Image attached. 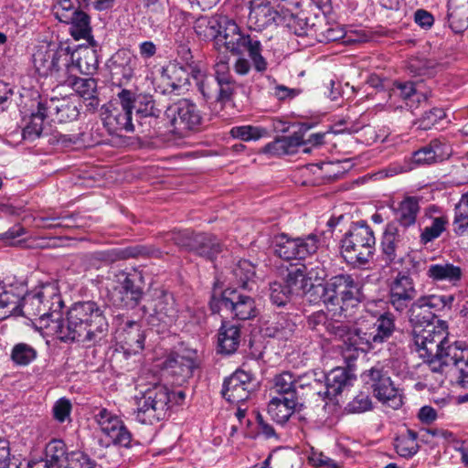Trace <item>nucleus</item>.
Returning <instances> with one entry per match:
<instances>
[{"label": "nucleus", "instance_id": "1", "mask_svg": "<svg viewBox=\"0 0 468 468\" xmlns=\"http://www.w3.org/2000/svg\"><path fill=\"white\" fill-rule=\"evenodd\" d=\"M51 332L65 343L77 342L90 346L101 342L107 335L109 324L104 310L96 302L74 303L60 318L50 324Z\"/></svg>", "mask_w": 468, "mask_h": 468}, {"label": "nucleus", "instance_id": "2", "mask_svg": "<svg viewBox=\"0 0 468 468\" xmlns=\"http://www.w3.org/2000/svg\"><path fill=\"white\" fill-rule=\"evenodd\" d=\"M196 34L203 40L223 41L233 54L248 53L257 72H264L267 60L261 55L262 46L259 39L242 33L237 23L225 16H201L194 25Z\"/></svg>", "mask_w": 468, "mask_h": 468}, {"label": "nucleus", "instance_id": "3", "mask_svg": "<svg viewBox=\"0 0 468 468\" xmlns=\"http://www.w3.org/2000/svg\"><path fill=\"white\" fill-rule=\"evenodd\" d=\"M63 306L58 285L47 282L32 292H26L19 303L18 315L30 320L37 319L40 327L51 331L50 324L60 318Z\"/></svg>", "mask_w": 468, "mask_h": 468}, {"label": "nucleus", "instance_id": "4", "mask_svg": "<svg viewBox=\"0 0 468 468\" xmlns=\"http://www.w3.org/2000/svg\"><path fill=\"white\" fill-rule=\"evenodd\" d=\"M425 363L435 384L441 385L445 375L455 369L459 373L460 385L468 388V347L464 343L448 337Z\"/></svg>", "mask_w": 468, "mask_h": 468}, {"label": "nucleus", "instance_id": "5", "mask_svg": "<svg viewBox=\"0 0 468 468\" xmlns=\"http://www.w3.org/2000/svg\"><path fill=\"white\" fill-rule=\"evenodd\" d=\"M361 298L360 283L351 274L335 275L323 286L322 300L335 317L351 319L349 308L356 306Z\"/></svg>", "mask_w": 468, "mask_h": 468}, {"label": "nucleus", "instance_id": "6", "mask_svg": "<svg viewBox=\"0 0 468 468\" xmlns=\"http://www.w3.org/2000/svg\"><path fill=\"white\" fill-rule=\"evenodd\" d=\"M134 396V419L142 424L153 425L165 420L172 405L171 389L161 383L140 386Z\"/></svg>", "mask_w": 468, "mask_h": 468}, {"label": "nucleus", "instance_id": "7", "mask_svg": "<svg viewBox=\"0 0 468 468\" xmlns=\"http://www.w3.org/2000/svg\"><path fill=\"white\" fill-rule=\"evenodd\" d=\"M376 239L371 228L364 221L356 222L341 240L345 260L356 266H364L373 258Z\"/></svg>", "mask_w": 468, "mask_h": 468}, {"label": "nucleus", "instance_id": "8", "mask_svg": "<svg viewBox=\"0 0 468 468\" xmlns=\"http://www.w3.org/2000/svg\"><path fill=\"white\" fill-rule=\"evenodd\" d=\"M396 328L394 315L389 312L380 314L370 332L351 327V336H348V346L354 351L367 352L376 348L389 339Z\"/></svg>", "mask_w": 468, "mask_h": 468}, {"label": "nucleus", "instance_id": "9", "mask_svg": "<svg viewBox=\"0 0 468 468\" xmlns=\"http://www.w3.org/2000/svg\"><path fill=\"white\" fill-rule=\"evenodd\" d=\"M363 380L372 389L374 396L383 404L399 409L403 404L401 391L395 387L385 367L377 364L362 374Z\"/></svg>", "mask_w": 468, "mask_h": 468}, {"label": "nucleus", "instance_id": "10", "mask_svg": "<svg viewBox=\"0 0 468 468\" xmlns=\"http://www.w3.org/2000/svg\"><path fill=\"white\" fill-rule=\"evenodd\" d=\"M212 313L224 312L227 315L239 320H249L256 316L257 309L254 300L234 289H226L221 296H213L209 303Z\"/></svg>", "mask_w": 468, "mask_h": 468}, {"label": "nucleus", "instance_id": "11", "mask_svg": "<svg viewBox=\"0 0 468 468\" xmlns=\"http://www.w3.org/2000/svg\"><path fill=\"white\" fill-rule=\"evenodd\" d=\"M71 56L63 49L41 46L33 54V65L42 77H53L58 83L69 73Z\"/></svg>", "mask_w": 468, "mask_h": 468}, {"label": "nucleus", "instance_id": "12", "mask_svg": "<svg viewBox=\"0 0 468 468\" xmlns=\"http://www.w3.org/2000/svg\"><path fill=\"white\" fill-rule=\"evenodd\" d=\"M454 301V296L429 294L416 299L410 307L404 313L407 314L410 325L413 329L421 326L434 324L436 315L434 311L446 306H451Z\"/></svg>", "mask_w": 468, "mask_h": 468}, {"label": "nucleus", "instance_id": "13", "mask_svg": "<svg viewBox=\"0 0 468 468\" xmlns=\"http://www.w3.org/2000/svg\"><path fill=\"white\" fill-rule=\"evenodd\" d=\"M119 105L107 109L102 122L109 133L121 135L122 132L134 131L132 109V90L122 89L118 93Z\"/></svg>", "mask_w": 468, "mask_h": 468}, {"label": "nucleus", "instance_id": "14", "mask_svg": "<svg viewBox=\"0 0 468 468\" xmlns=\"http://www.w3.org/2000/svg\"><path fill=\"white\" fill-rule=\"evenodd\" d=\"M446 322L437 320V324L412 330L415 351L425 362L433 356L435 350L448 338Z\"/></svg>", "mask_w": 468, "mask_h": 468}, {"label": "nucleus", "instance_id": "15", "mask_svg": "<svg viewBox=\"0 0 468 468\" xmlns=\"http://www.w3.org/2000/svg\"><path fill=\"white\" fill-rule=\"evenodd\" d=\"M166 114L170 119L172 132L179 136H186L188 132L197 130L202 121L197 106L186 99L172 104Z\"/></svg>", "mask_w": 468, "mask_h": 468}, {"label": "nucleus", "instance_id": "16", "mask_svg": "<svg viewBox=\"0 0 468 468\" xmlns=\"http://www.w3.org/2000/svg\"><path fill=\"white\" fill-rule=\"evenodd\" d=\"M306 324L322 338L341 339L348 345V336H351V319H329L324 311H318L307 317Z\"/></svg>", "mask_w": 468, "mask_h": 468}, {"label": "nucleus", "instance_id": "17", "mask_svg": "<svg viewBox=\"0 0 468 468\" xmlns=\"http://www.w3.org/2000/svg\"><path fill=\"white\" fill-rule=\"evenodd\" d=\"M417 289L413 279L399 272L388 284V303L399 314H404L416 301Z\"/></svg>", "mask_w": 468, "mask_h": 468}, {"label": "nucleus", "instance_id": "18", "mask_svg": "<svg viewBox=\"0 0 468 468\" xmlns=\"http://www.w3.org/2000/svg\"><path fill=\"white\" fill-rule=\"evenodd\" d=\"M94 419L112 444L124 448L131 447L133 435L119 416L103 408L99 410Z\"/></svg>", "mask_w": 468, "mask_h": 468}, {"label": "nucleus", "instance_id": "19", "mask_svg": "<svg viewBox=\"0 0 468 468\" xmlns=\"http://www.w3.org/2000/svg\"><path fill=\"white\" fill-rule=\"evenodd\" d=\"M282 4L278 3L277 7L271 5L270 0H258L250 6L248 16V27L254 31H262L272 26L279 25L282 21L283 12Z\"/></svg>", "mask_w": 468, "mask_h": 468}, {"label": "nucleus", "instance_id": "20", "mask_svg": "<svg viewBox=\"0 0 468 468\" xmlns=\"http://www.w3.org/2000/svg\"><path fill=\"white\" fill-rule=\"evenodd\" d=\"M38 103L40 109L47 113V117L53 122H72L76 120L80 114L79 101L77 98L52 97L49 99H41Z\"/></svg>", "mask_w": 468, "mask_h": 468}, {"label": "nucleus", "instance_id": "21", "mask_svg": "<svg viewBox=\"0 0 468 468\" xmlns=\"http://www.w3.org/2000/svg\"><path fill=\"white\" fill-rule=\"evenodd\" d=\"M132 109L135 111V121L140 126H146L147 130L151 128L154 130L161 129L162 111L155 106V101L152 96L136 95L132 91Z\"/></svg>", "mask_w": 468, "mask_h": 468}, {"label": "nucleus", "instance_id": "22", "mask_svg": "<svg viewBox=\"0 0 468 468\" xmlns=\"http://www.w3.org/2000/svg\"><path fill=\"white\" fill-rule=\"evenodd\" d=\"M252 374L242 368L237 369L225 378L221 394L230 403L244 402L250 397Z\"/></svg>", "mask_w": 468, "mask_h": 468}, {"label": "nucleus", "instance_id": "23", "mask_svg": "<svg viewBox=\"0 0 468 468\" xmlns=\"http://www.w3.org/2000/svg\"><path fill=\"white\" fill-rule=\"evenodd\" d=\"M381 250L388 264L402 263L408 254L404 238L395 223H388L381 239Z\"/></svg>", "mask_w": 468, "mask_h": 468}, {"label": "nucleus", "instance_id": "24", "mask_svg": "<svg viewBox=\"0 0 468 468\" xmlns=\"http://www.w3.org/2000/svg\"><path fill=\"white\" fill-rule=\"evenodd\" d=\"M27 292V284L19 281L0 282V320L18 315L19 303Z\"/></svg>", "mask_w": 468, "mask_h": 468}, {"label": "nucleus", "instance_id": "25", "mask_svg": "<svg viewBox=\"0 0 468 468\" xmlns=\"http://www.w3.org/2000/svg\"><path fill=\"white\" fill-rule=\"evenodd\" d=\"M309 127L303 124L299 132L294 133L291 136H282L273 142L265 145L263 153L271 156L290 155L298 153H310L311 147H305L304 139L302 131L308 130Z\"/></svg>", "mask_w": 468, "mask_h": 468}, {"label": "nucleus", "instance_id": "26", "mask_svg": "<svg viewBox=\"0 0 468 468\" xmlns=\"http://www.w3.org/2000/svg\"><path fill=\"white\" fill-rule=\"evenodd\" d=\"M110 63L112 77L123 84L133 78L139 59L130 50L122 48L112 56Z\"/></svg>", "mask_w": 468, "mask_h": 468}, {"label": "nucleus", "instance_id": "27", "mask_svg": "<svg viewBox=\"0 0 468 468\" xmlns=\"http://www.w3.org/2000/svg\"><path fill=\"white\" fill-rule=\"evenodd\" d=\"M117 338L127 356L135 355L144 348L145 335L138 322L127 321Z\"/></svg>", "mask_w": 468, "mask_h": 468}, {"label": "nucleus", "instance_id": "28", "mask_svg": "<svg viewBox=\"0 0 468 468\" xmlns=\"http://www.w3.org/2000/svg\"><path fill=\"white\" fill-rule=\"evenodd\" d=\"M196 367L194 357L172 354L165 360L163 369L176 383L182 384L192 377Z\"/></svg>", "mask_w": 468, "mask_h": 468}, {"label": "nucleus", "instance_id": "29", "mask_svg": "<svg viewBox=\"0 0 468 468\" xmlns=\"http://www.w3.org/2000/svg\"><path fill=\"white\" fill-rule=\"evenodd\" d=\"M394 219L403 228H409L416 223L420 213L419 198L406 197L399 202H393L390 206Z\"/></svg>", "mask_w": 468, "mask_h": 468}, {"label": "nucleus", "instance_id": "30", "mask_svg": "<svg viewBox=\"0 0 468 468\" xmlns=\"http://www.w3.org/2000/svg\"><path fill=\"white\" fill-rule=\"evenodd\" d=\"M154 253V250L144 246H133L124 250L111 249L99 250L92 253L91 258L94 261L109 264L119 260L127 258H135L140 256H150Z\"/></svg>", "mask_w": 468, "mask_h": 468}, {"label": "nucleus", "instance_id": "31", "mask_svg": "<svg viewBox=\"0 0 468 468\" xmlns=\"http://www.w3.org/2000/svg\"><path fill=\"white\" fill-rule=\"evenodd\" d=\"M297 330V324L288 314H279L265 328V335L279 341L292 340Z\"/></svg>", "mask_w": 468, "mask_h": 468}, {"label": "nucleus", "instance_id": "32", "mask_svg": "<svg viewBox=\"0 0 468 468\" xmlns=\"http://www.w3.org/2000/svg\"><path fill=\"white\" fill-rule=\"evenodd\" d=\"M301 5L302 1H299L295 7H292L289 5H282L283 16L281 24L285 25L297 36H307L310 27L307 18L301 10Z\"/></svg>", "mask_w": 468, "mask_h": 468}, {"label": "nucleus", "instance_id": "33", "mask_svg": "<svg viewBox=\"0 0 468 468\" xmlns=\"http://www.w3.org/2000/svg\"><path fill=\"white\" fill-rule=\"evenodd\" d=\"M389 97L390 99L393 97L401 98L405 101L406 106L411 111L417 109L420 102L427 101L426 95L418 92L412 81L394 82Z\"/></svg>", "mask_w": 468, "mask_h": 468}, {"label": "nucleus", "instance_id": "34", "mask_svg": "<svg viewBox=\"0 0 468 468\" xmlns=\"http://www.w3.org/2000/svg\"><path fill=\"white\" fill-rule=\"evenodd\" d=\"M303 384L300 383V379L296 378L293 374L284 371L273 378L271 391L279 398L292 399L298 400V388H303Z\"/></svg>", "mask_w": 468, "mask_h": 468}, {"label": "nucleus", "instance_id": "35", "mask_svg": "<svg viewBox=\"0 0 468 468\" xmlns=\"http://www.w3.org/2000/svg\"><path fill=\"white\" fill-rule=\"evenodd\" d=\"M59 83L72 88L84 100H96L97 81L93 78H79L73 73H68ZM90 104L93 105V101Z\"/></svg>", "mask_w": 468, "mask_h": 468}, {"label": "nucleus", "instance_id": "36", "mask_svg": "<svg viewBox=\"0 0 468 468\" xmlns=\"http://www.w3.org/2000/svg\"><path fill=\"white\" fill-rule=\"evenodd\" d=\"M240 342V329L229 322H222L218 331V345L221 353L230 355L239 347Z\"/></svg>", "mask_w": 468, "mask_h": 468}, {"label": "nucleus", "instance_id": "37", "mask_svg": "<svg viewBox=\"0 0 468 468\" xmlns=\"http://www.w3.org/2000/svg\"><path fill=\"white\" fill-rule=\"evenodd\" d=\"M69 452L65 442L54 439L50 441L45 449V459H41L49 468H66L69 463Z\"/></svg>", "mask_w": 468, "mask_h": 468}, {"label": "nucleus", "instance_id": "38", "mask_svg": "<svg viewBox=\"0 0 468 468\" xmlns=\"http://www.w3.org/2000/svg\"><path fill=\"white\" fill-rule=\"evenodd\" d=\"M297 404V399L273 397L268 404V414L278 424H284L293 414Z\"/></svg>", "mask_w": 468, "mask_h": 468}, {"label": "nucleus", "instance_id": "39", "mask_svg": "<svg viewBox=\"0 0 468 468\" xmlns=\"http://www.w3.org/2000/svg\"><path fill=\"white\" fill-rule=\"evenodd\" d=\"M353 379V375L343 367L332 369L325 378L324 395L330 399L336 397L346 387L351 385Z\"/></svg>", "mask_w": 468, "mask_h": 468}, {"label": "nucleus", "instance_id": "40", "mask_svg": "<svg viewBox=\"0 0 468 468\" xmlns=\"http://www.w3.org/2000/svg\"><path fill=\"white\" fill-rule=\"evenodd\" d=\"M190 69L180 63L169 64L163 72V79L172 91L186 89L189 85Z\"/></svg>", "mask_w": 468, "mask_h": 468}, {"label": "nucleus", "instance_id": "41", "mask_svg": "<svg viewBox=\"0 0 468 468\" xmlns=\"http://www.w3.org/2000/svg\"><path fill=\"white\" fill-rule=\"evenodd\" d=\"M192 251L200 257L213 261L221 251V244L212 234L198 233L197 239Z\"/></svg>", "mask_w": 468, "mask_h": 468}, {"label": "nucleus", "instance_id": "42", "mask_svg": "<svg viewBox=\"0 0 468 468\" xmlns=\"http://www.w3.org/2000/svg\"><path fill=\"white\" fill-rule=\"evenodd\" d=\"M417 440V432L410 429L398 435L394 442L397 453L406 459L413 457L420 449Z\"/></svg>", "mask_w": 468, "mask_h": 468}, {"label": "nucleus", "instance_id": "43", "mask_svg": "<svg viewBox=\"0 0 468 468\" xmlns=\"http://www.w3.org/2000/svg\"><path fill=\"white\" fill-rule=\"evenodd\" d=\"M427 276L435 282H458L462 277L460 267L452 263H437L429 266Z\"/></svg>", "mask_w": 468, "mask_h": 468}, {"label": "nucleus", "instance_id": "44", "mask_svg": "<svg viewBox=\"0 0 468 468\" xmlns=\"http://www.w3.org/2000/svg\"><path fill=\"white\" fill-rule=\"evenodd\" d=\"M99 65L97 53L93 49L84 48L78 53L75 62H69V73H73L78 69L81 74L90 75L93 74Z\"/></svg>", "mask_w": 468, "mask_h": 468}, {"label": "nucleus", "instance_id": "45", "mask_svg": "<svg viewBox=\"0 0 468 468\" xmlns=\"http://www.w3.org/2000/svg\"><path fill=\"white\" fill-rule=\"evenodd\" d=\"M67 24H70V34L74 39H85L88 41H93L92 30L90 26V17L84 11L80 12L72 16V19Z\"/></svg>", "mask_w": 468, "mask_h": 468}, {"label": "nucleus", "instance_id": "46", "mask_svg": "<svg viewBox=\"0 0 468 468\" xmlns=\"http://www.w3.org/2000/svg\"><path fill=\"white\" fill-rule=\"evenodd\" d=\"M306 267L300 266L289 271L284 284L290 288L292 294L306 293L312 287L306 277Z\"/></svg>", "mask_w": 468, "mask_h": 468}, {"label": "nucleus", "instance_id": "47", "mask_svg": "<svg viewBox=\"0 0 468 468\" xmlns=\"http://www.w3.org/2000/svg\"><path fill=\"white\" fill-rule=\"evenodd\" d=\"M275 254L285 261L297 260L296 238H290L287 234L282 233L273 238L272 240Z\"/></svg>", "mask_w": 468, "mask_h": 468}, {"label": "nucleus", "instance_id": "48", "mask_svg": "<svg viewBox=\"0 0 468 468\" xmlns=\"http://www.w3.org/2000/svg\"><path fill=\"white\" fill-rule=\"evenodd\" d=\"M231 273L238 286L251 290L250 284L254 282L255 267L250 261L247 260L239 261L233 267Z\"/></svg>", "mask_w": 468, "mask_h": 468}, {"label": "nucleus", "instance_id": "49", "mask_svg": "<svg viewBox=\"0 0 468 468\" xmlns=\"http://www.w3.org/2000/svg\"><path fill=\"white\" fill-rule=\"evenodd\" d=\"M447 17L451 29L454 33H463L468 27V5H452L450 1Z\"/></svg>", "mask_w": 468, "mask_h": 468}, {"label": "nucleus", "instance_id": "50", "mask_svg": "<svg viewBox=\"0 0 468 468\" xmlns=\"http://www.w3.org/2000/svg\"><path fill=\"white\" fill-rule=\"evenodd\" d=\"M452 226L457 236L468 235V192L455 206Z\"/></svg>", "mask_w": 468, "mask_h": 468}, {"label": "nucleus", "instance_id": "51", "mask_svg": "<svg viewBox=\"0 0 468 468\" xmlns=\"http://www.w3.org/2000/svg\"><path fill=\"white\" fill-rule=\"evenodd\" d=\"M47 118V113L40 109L38 103L37 112L31 113L30 122L23 129V139L34 142L36 139L39 138L43 132V122Z\"/></svg>", "mask_w": 468, "mask_h": 468}, {"label": "nucleus", "instance_id": "52", "mask_svg": "<svg viewBox=\"0 0 468 468\" xmlns=\"http://www.w3.org/2000/svg\"><path fill=\"white\" fill-rule=\"evenodd\" d=\"M230 134L242 141H256L267 136L269 130L261 126L242 125L233 127L230 130Z\"/></svg>", "mask_w": 468, "mask_h": 468}, {"label": "nucleus", "instance_id": "53", "mask_svg": "<svg viewBox=\"0 0 468 468\" xmlns=\"http://www.w3.org/2000/svg\"><path fill=\"white\" fill-rule=\"evenodd\" d=\"M112 297L113 304L127 309H133L139 304L143 297V291L112 292Z\"/></svg>", "mask_w": 468, "mask_h": 468}, {"label": "nucleus", "instance_id": "54", "mask_svg": "<svg viewBox=\"0 0 468 468\" xmlns=\"http://www.w3.org/2000/svg\"><path fill=\"white\" fill-rule=\"evenodd\" d=\"M37 357V351L29 345L19 343L12 349L11 358L16 365L27 366Z\"/></svg>", "mask_w": 468, "mask_h": 468}, {"label": "nucleus", "instance_id": "55", "mask_svg": "<svg viewBox=\"0 0 468 468\" xmlns=\"http://www.w3.org/2000/svg\"><path fill=\"white\" fill-rule=\"evenodd\" d=\"M80 10L79 0H58L55 5L56 17L62 23H68Z\"/></svg>", "mask_w": 468, "mask_h": 468}, {"label": "nucleus", "instance_id": "56", "mask_svg": "<svg viewBox=\"0 0 468 468\" xmlns=\"http://www.w3.org/2000/svg\"><path fill=\"white\" fill-rule=\"evenodd\" d=\"M448 219L446 217H437L432 219L431 225L426 227L420 234V241L427 244L439 238L445 230Z\"/></svg>", "mask_w": 468, "mask_h": 468}, {"label": "nucleus", "instance_id": "57", "mask_svg": "<svg viewBox=\"0 0 468 468\" xmlns=\"http://www.w3.org/2000/svg\"><path fill=\"white\" fill-rule=\"evenodd\" d=\"M296 241L298 260H302L316 252L320 239L317 235L309 234L296 238Z\"/></svg>", "mask_w": 468, "mask_h": 468}, {"label": "nucleus", "instance_id": "58", "mask_svg": "<svg viewBox=\"0 0 468 468\" xmlns=\"http://www.w3.org/2000/svg\"><path fill=\"white\" fill-rule=\"evenodd\" d=\"M116 282L119 284L113 292H126L132 290H142L139 286L135 285V281L140 278V274L136 271L127 272L125 271H118L114 274Z\"/></svg>", "mask_w": 468, "mask_h": 468}, {"label": "nucleus", "instance_id": "59", "mask_svg": "<svg viewBox=\"0 0 468 468\" xmlns=\"http://www.w3.org/2000/svg\"><path fill=\"white\" fill-rule=\"evenodd\" d=\"M292 295L290 288L284 283L274 282L270 284V299L273 304L283 306L290 301Z\"/></svg>", "mask_w": 468, "mask_h": 468}, {"label": "nucleus", "instance_id": "60", "mask_svg": "<svg viewBox=\"0 0 468 468\" xmlns=\"http://www.w3.org/2000/svg\"><path fill=\"white\" fill-rule=\"evenodd\" d=\"M170 297L167 294H162L157 297L153 305V314L156 315L159 320H164L166 317L173 315L174 307L173 303L169 302Z\"/></svg>", "mask_w": 468, "mask_h": 468}, {"label": "nucleus", "instance_id": "61", "mask_svg": "<svg viewBox=\"0 0 468 468\" xmlns=\"http://www.w3.org/2000/svg\"><path fill=\"white\" fill-rule=\"evenodd\" d=\"M435 162H441L452 155V147L445 139H433L429 144Z\"/></svg>", "mask_w": 468, "mask_h": 468}, {"label": "nucleus", "instance_id": "62", "mask_svg": "<svg viewBox=\"0 0 468 468\" xmlns=\"http://www.w3.org/2000/svg\"><path fill=\"white\" fill-rule=\"evenodd\" d=\"M66 468H97V464L88 454L77 451L69 452Z\"/></svg>", "mask_w": 468, "mask_h": 468}, {"label": "nucleus", "instance_id": "63", "mask_svg": "<svg viewBox=\"0 0 468 468\" xmlns=\"http://www.w3.org/2000/svg\"><path fill=\"white\" fill-rule=\"evenodd\" d=\"M197 235L198 234L194 233L190 229H185L174 232L172 239L177 246L186 250L192 251L193 247H195V243L197 239Z\"/></svg>", "mask_w": 468, "mask_h": 468}, {"label": "nucleus", "instance_id": "64", "mask_svg": "<svg viewBox=\"0 0 468 468\" xmlns=\"http://www.w3.org/2000/svg\"><path fill=\"white\" fill-rule=\"evenodd\" d=\"M217 82V101L227 102L230 101L235 90V81L233 78L219 79Z\"/></svg>", "mask_w": 468, "mask_h": 468}]
</instances>
